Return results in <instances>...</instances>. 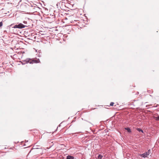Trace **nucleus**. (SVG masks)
Segmentation results:
<instances>
[{
	"mask_svg": "<svg viewBox=\"0 0 159 159\" xmlns=\"http://www.w3.org/2000/svg\"><path fill=\"white\" fill-rule=\"evenodd\" d=\"M114 104V103L113 102H111L110 104V105L111 106H113V105Z\"/></svg>",
	"mask_w": 159,
	"mask_h": 159,
	"instance_id": "9d476101",
	"label": "nucleus"
},
{
	"mask_svg": "<svg viewBox=\"0 0 159 159\" xmlns=\"http://www.w3.org/2000/svg\"><path fill=\"white\" fill-rule=\"evenodd\" d=\"M66 159H75L74 157L73 156L68 155L66 157Z\"/></svg>",
	"mask_w": 159,
	"mask_h": 159,
	"instance_id": "423d86ee",
	"label": "nucleus"
},
{
	"mask_svg": "<svg viewBox=\"0 0 159 159\" xmlns=\"http://www.w3.org/2000/svg\"><path fill=\"white\" fill-rule=\"evenodd\" d=\"M103 157V156L101 154H99L97 159H102Z\"/></svg>",
	"mask_w": 159,
	"mask_h": 159,
	"instance_id": "6e6552de",
	"label": "nucleus"
},
{
	"mask_svg": "<svg viewBox=\"0 0 159 159\" xmlns=\"http://www.w3.org/2000/svg\"><path fill=\"white\" fill-rule=\"evenodd\" d=\"M70 22L73 24V25L80 26L79 25L80 22L79 20H72L70 21Z\"/></svg>",
	"mask_w": 159,
	"mask_h": 159,
	"instance_id": "39448f33",
	"label": "nucleus"
},
{
	"mask_svg": "<svg viewBox=\"0 0 159 159\" xmlns=\"http://www.w3.org/2000/svg\"><path fill=\"white\" fill-rule=\"evenodd\" d=\"M158 118H159V117H158Z\"/></svg>",
	"mask_w": 159,
	"mask_h": 159,
	"instance_id": "f8f14e48",
	"label": "nucleus"
},
{
	"mask_svg": "<svg viewBox=\"0 0 159 159\" xmlns=\"http://www.w3.org/2000/svg\"><path fill=\"white\" fill-rule=\"evenodd\" d=\"M2 22H0V27H1L2 25Z\"/></svg>",
	"mask_w": 159,
	"mask_h": 159,
	"instance_id": "9b49d317",
	"label": "nucleus"
},
{
	"mask_svg": "<svg viewBox=\"0 0 159 159\" xmlns=\"http://www.w3.org/2000/svg\"><path fill=\"white\" fill-rule=\"evenodd\" d=\"M25 27V26L22 24V23H20L18 25H16L14 26L13 28H18L19 29H21L24 28Z\"/></svg>",
	"mask_w": 159,
	"mask_h": 159,
	"instance_id": "7ed1b4c3",
	"label": "nucleus"
},
{
	"mask_svg": "<svg viewBox=\"0 0 159 159\" xmlns=\"http://www.w3.org/2000/svg\"><path fill=\"white\" fill-rule=\"evenodd\" d=\"M21 7L23 10L22 11L24 12H26L28 11V9L30 7L28 5L25 4L24 5H22L21 6Z\"/></svg>",
	"mask_w": 159,
	"mask_h": 159,
	"instance_id": "f03ea898",
	"label": "nucleus"
},
{
	"mask_svg": "<svg viewBox=\"0 0 159 159\" xmlns=\"http://www.w3.org/2000/svg\"><path fill=\"white\" fill-rule=\"evenodd\" d=\"M150 153V150H148V151L147 152L143 154H140V156L141 157H143L144 158H145V157H147V156L149 155Z\"/></svg>",
	"mask_w": 159,
	"mask_h": 159,
	"instance_id": "20e7f679",
	"label": "nucleus"
},
{
	"mask_svg": "<svg viewBox=\"0 0 159 159\" xmlns=\"http://www.w3.org/2000/svg\"><path fill=\"white\" fill-rule=\"evenodd\" d=\"M125 129L127 131V132L129 133L131 132V130L129 128H125Z\"/></svg>",
	"mask_w": 159,
	"mask_h": 159,
	"instance_id": "0eeeda50",
	"label": "nucleus"
},
{
	"mask_svg": "<svg viewBox=\"0 0 159 159\" xmlns=\"http://www.w3.org/2000/svg\"><path fill=\"white\" fill-rule=\"evenodd\" d=\"M137 130L139 132H141L142 133H143V131L140 128H137Z\"/></svg>",
	"mask_w": 159,
	"mask_h": 159,
	"instance_id": "1a4fd4ad",
	"label": "nucleus"
},
{
	"mask_svg": "<svg viewBox=\"0 0 159 159\" xmlns=\"http://www.w3.org/2000/svg\"><path fill=\"white\" fill-rule=\"evenodd\" d=\"M23 61L25 62L24 63H23V64H24L25 63H29L30 64H33L34 63H38L40 62L39 59L36 60L35 59L31 60L30 58H27L24 61Z\"/></svg>",
	"mask_w": 159,
	"mask_h": 159,
	"instance_id": "f257e3e1",
	"label": "nucleus"
}]
</instances>
